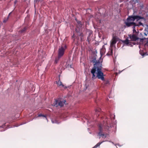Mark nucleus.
<instances>
[{"label":"nucleus","mask_w":148,"mask_h":148,"mask_svg":"<svg viewBox=\"0 0 148 148\" xmlns=\"http://www.w3.org/2000/svg\"><path fill=\"white\" fill-rule=\"evenodd\" d=\"M101 58L100 57L98 60H96L95 59L92 60L93 67L91 71L92 74H103L102 71V60H100Z\"/></svg>","instance_id":"nucleus-1"},{"label":"nucleus","mask_w":148,"mask_h":148,"mask_svg":"<svg viewBox=\"0 0 148 148\" xmlns=\"http://www.w3.org/2000/svg\"><path fill=\"white\" fill-rule=\"evenodd\" d=\"M133 32L132 35L131 34L129 35V37L130 40H129L128 38H126L125 40H121V41L124 44L130 47H132L133 45L136 44L135 42L134 41L139 39L138 37V33L136 31L135 28L133 29Z\"/></svg>","instance_id":"nucleus-2"},{"label":"nucleus","mask_w":148,"mask_h":148,"mask_svg":"<svg viewBox=\"0 0 148 148\" xmlns=\"http://www.w3.org/2000/svg\"><path fill=\"white\" fill-rule=\"evenodd\" d=\"M143 17L138 15H131L129 16L127 19L126 21L125 22V24L127 27L132 26L134 28H135V26H138L137 24L134 22L136 20V21L141 19H144Z\"/></svg>","instance_id":"nucleus-3"},{"label":"nucleus","mask_w":148,"mask_h":148,"mask_svg":"<svg viewBox=\"0 0 148 148\" xmlns=\"http://www.w3.org/2000/svg\"><path fill=\"white\" fill-rule=\"evenodd\" d=\"M110 119L106 118L103 121V125L105 126V128L108 130L110 127H111V120L114 119L115 118V115L114 114H111L110 115Z\"/></svg>","instance_id":"nucleus-4"},{"label":"nucleus","mask_w":148,"mask_h":148,"mask_svg":"<svg viewBox=\"0 0 148 148\" xmlns=\"http://www.w3.org/2000/svg\"><path fill=\"white\" fill-rule=\"evenodd\" d=\"M66 101L65 100L61 98H58L55 99V101L53 104L56 107L59 106L61 107H63Z\"/></svg>","instance_id":"nucleus-5"},{"label":"nucleus","mask_w":148,"mask_h":148,"mask_svg":"<svg viewBox=\"0 0 148 148\" xmlns=\"http://www.w3.org/2000/svg\"><path fill=\"white\" fill-rule=\"evenodd\" d=\"M99 127V132L98 133V135L99 136V138H100L101 137H102L103 138L104 137L106 138L107 137L108 134H104L103 133V127H104L103 125H102L101 124H99L98 125Z\"/></svg>","instance_id":"nucleus-6"},{"label":"nucleus","mask_w":148,"mask_h":148,"mask_svg":"<svg viewBox=\"0 0 148 148\" xmlns=\"http://www.w3.org/2000/svg\"><path fill=\"white\" fill-rule=\"evenodd\" d=\"M119 39L117 36H113L110 44V47H115L116 44V43L117 42L119 41Z\"/></svg>","instance_id":"nucleus-7"},{"label":"nucleus","mask_w":148,"mask_h":148,"mask_svg":"<svg viewBox=\"0 0 148 148\" xmlns=\"http://www.w3.org/2000/svg\"><path fill=\"white\" fill-rule=\"evenodd\" d=\"M65 48L63 46L59 48L58 51V56L59 58H61L64 54L65 49L66 48V45L64 46Z\"/></svg>","instance_id":"nucleus-8"},{"label":"nucleus","mask_w":148,"mask_h":148,"mask_svg":"<svg viewBox=\"0 0 148 148\" xmlns=\"http://www.w3.org/2000/svg\"><path fill=\"white\" fill-rule=\"evenodd\" d=\"M60 75H59L58 77H59V80L58 81H56V83L57 85L58 86H62V87H64V86L62 84V82L60 81Z\"/></svg>","instance_id":"nucleus-9"},{"label":"nucleus","mask_w":148,"mask_h":148,"mask_svg":"<svg viewBox=\"0 0 148 148\" xmlns=\"http://www.w3.org/2000/svg\"><path fill=\"white\" fill-rule=\"evenodd\" d=\"M106 75H96L97 78L99 79H101L102 80H104V76Z\"/></svg>","instance_id":"nucleus-10"},{"label":"nucleus","mask_w":148,"mask_h":148,"mask_svg":"<svg viewBox=\"0 0 148 148\" xmlns=\"http://www.w3.org/2000/svg\"><path fill=\"white\" fill-rule=\"evenodd\" d=\"M92 31H90L89 33L87 39V40L88 41L89 43H90V36H91V35H92Z\"/></svg>","instance_id":"nucleus-11"},{"label":"nucleus","mask_w":148,"mask_h":148,"mask_svg":"<svg viewBox=\"0 0 148 148\" xmlns=\"http://www.w3.org/2000/svg\"><path fill=\"white\" fill-rule=\"evenodd\" d=\"M28 28V27H25L23 29L19 31V32H20L21 34L25 33Z\"/></svg>","instance_id":"nucleus-12"},{"label":"nucleus","mask_w":148,"mask_h":148,"mask_svg":"<svg viewBox=\"0 0 148 148\" xmlns=\"http://www.w3.org/2000/svg\"><path fill=\"white\" fill-rule=\"evenodd\" d=\"M66 68H71V64H70V62L69 61H67L66 62L65 65Z\"/></svg>","instance_id":"nucleus-13"},{"label":"nucleus","mask_w":148,"mask_h":148,"mask_svg":"<svg viewBox=\"0 0 148 148\" xmlns=\"http://www.w3.org/2000/svg\"><path fill=\"white\" fill-rule=\"evenodd\" d=\"M138 6L140 8L141 10L143 8L144 5L143 2H140L138 3Z\"/></svg>","instance_id":"nucleus-14"},{"label":"nucleus","mask_w":148,"mask_h":148,"mask_svg":"<svg viewBox=\"0 0 148 148\" xmlns=\"http://www.w3.org/2000/svg\"><path fill=\"white\" fill-rule=\"evenodd\" d=\"M102 141L101 142H100L98 143L95 145L94 147L93 148H97L98 147H99L100 145L103 142H104L105 141Z\"/></svg>","instance_id":"nucleus-15"},{"label":"nucleus","mask_w":148,"mask_h":148,"mask_svg":"<svg viewBox=\"0 0 148 148\" xmlns=\"http://www.w3.org/2000/svg\"><path fill=\"white\" fill-rule=\"evenodd\" d=\"M102 141L101 142H100L98 143L95 145L94 147L93 148H97L98 147H99L100 145L103 142H104L105 141Z\"/></svg>","instance_id":"nucleus-16"},{"label":"nucleus","mask_w":148,"mask_h":148,"mask_svg":"<svg viewBox=\"0 0 148 148\" xmlns=\"http://www.w3.org/2000/svg\"><path fill=\"white\" fill-rule=\"evenodd\" d=\"M60 58H59V56H58V57L56 58L54 61L55 63L56 64H57Z\"/></svg>","instance_id":"nucleus-17"},{"label":"nucleus","mask_w":148,"mask_h":148,"mask_svg":"<svg viewBox=\"0 0 148 148\" xmlns=\"http://www.w3.org/2000/svg\"><path fill=\"white\" fill-rule=\"evenodd\" d=\"M43 117L45 118L46 119H47V118L46 117V115H44L43 114H39L38 115V117Z\"/></svg>","instance_id":"nucleus-18"},{"label":"nucleus","mask_w":148,"mask_h":148,"mask_svg":"<svg viewBox=\"0 0 148 148\" xmlns=\"http://www.w3.org/2000/svg\"><path fill=\"white\" fill-rule=\"evenodd\" d=\"M8 17L7 18H5L3 21V22L4 23H6L8 20Z\"/></svg>","instance_id":"nucleus-19"},{"label":"nucleus","mask_w":148,"mask_h":148,"mask_svg":"<svg viewBox=\"0 0 148 148\" xmlns=\"http://www.w3.org/2000/svg\"><path fill=\"white\" fill-rule=\"evenodd\" d=\"M77 23L78 26H79L80 27H82V25L81 23V22L80 21H77Z\"/></svg>","instance_id":"nucleus-20"},{"label":"nucleus","mask_w":148,"mask_h":148,"mask_svg":"<svg viewBox=\"0 0 148 148\" xmlns=\"http://www.w3.org/2000/svg\"><path fill=\"white\" fill-rule=\"evenodd\" d=\"M104 84H105L106 85L107 84H109V85L110 84L109 81L108 80H107L106 81H105L104 82Z\"/></svg>","instance_id":"nucleus-21"},{"label":"nucleus","mask_w":148,"mask_h":148,"mask_svg":"<svg viewBox=\"0 0 148 148\" xmlns=\"http://www.w3.org/2000/svg\"><path fill=\"white\" fill-rule=\"evenodd\" d=\"M147 38H148V37L147 38H146V37H145L143 38H140V41H141L143 42V40H144L145 39H147Z\"/></svg>","instance_id":"nucleus-22"},{"label":"nucleus","mask_w":148,"mask_h":148,"mask_svg":"<svg viewBox=\"0 0 148 148\" xmlns=\"http://www.w3.org/2000/svg\"><path fill=\"white\" fill-rule=\"evenodd\" d=\"M92 78L93 79H96L97 77V75H92Z\"/></svg>","instance_id":"nucleus-23"},{"label":"nucleus","mask_w":148,"mask_h":148,"mask_svg":"<svg viewBox=\"0 0 148 148\" xmlns=\"http://www.w3.org/2000/svg\"><path fill=\"white\" fill-rule=\"evenodd\" d=\"M52 123H59L58 122V121L57 120H52Z\"/></svg>","instance_id":"nucleus-24"},{"label":"nucleus","mask_w":148,"mask_h":148,"mask_svg":"<svg viewBox=\"0 0 148 148\" xmlns=\"http://www.w3.org/2000/svg\"><path fill=\"white\" fill-rule=\"evenodd\" d=\"M101 110V109L100 108H98L97 109H96L95 110V112H99Z\"/></svg>","instance_id":"nucleus-25"},{"label":"nucleus","mask_w":148,"mask_h":148,"mask_svg":"<svg viewBox=\"0 0 148 148\" xmlns=\"http://www.w3.org/2000/svg\"><path fill=\"white\" fill-rule=\"evenodd\" d=\"M37 1V0H35L34 2L35 3H36ZM36 3H34V6L35 8H36ZM36 13V9H35V13Z\"/></svg>","instance_id":"nucleus-26"},{"label":"nucleus","mask_w":148,"mask_h":148,"mask_svg":"<svg viewBox=\"0 0 148 148\" xmlns=\"http://www.w3.org/2000/svg\"><path fill=\"white\" fill-rule=\"evenodd\" d=\"M133 1L134 2V3H138L139 0H133Z\"/></svg>","instance_id":"nucleus-27"},{"label":"nucleus","mask_w":148,"mask_h":148,"mask_svg":"<svg viewBox=\"0 0 148 148\" xmlns=\"http://www.w3.org/2000/svg\"><path fill=\"white\" fill-rule=\"evenodd\" d=\"M5 123L3 124L2 126H0V128H4L5 127Z\"/></svg>","instance_id":"nucleus-28"},{"label":"nucleus","mask_w":148,"mask_h":148,"mask_svg":"<svg viewBox=\"0 0 148 148\" xmlns=\"http://www.w3.org/2000/svg\"><path fill=\"white\" fill-rule=\"evenodd\" d=\"M121 73V72L120 71H119V72H116L115 74H119Z\"/></svg>","instance_id":"nucleus-29"},{"label":"nucleus","mask_w":148,"mask_h":148,"mask_svg":"<svg viewBox=\"0 0 148 148\" xmlns=\"http://www.w3.org/2000/svg\"><path fill=\"white\" fill-rule=\"evenodd\" d=\"M80 36H81L82 37L83 36V34L82 33H81L79 35Z\"/></svg>","instance_id":"nucleus-30"},{"label":"nucleus","mask_w":148,"mask_h":148,"mask_svg":"<svg viewBox=\"0 0 148 148\" xmlns=\"http://www.w3.org/2000/svg\"><path fill=\"white\" fill-rule=\"evenodd\" d=\"M12 12H10V13L8 14V18H9V16H10V14H11V13H12Z\"/></svg>","instance_id":"nucleus-31"},{"label":"nucleus","mask_w":148,"mask_h":148,"mask_svg":"<svg viewBox=\"0 0 148 148\" xmlns=\"http://www.w3.org/2000/svg\"><path fill=\"white\" fill-rule=\"evenodd\" d=\"M144 35L145 36H147V35L148 34V33H147V34H146V33H144Z\"/></svg>","instance_id":"nucleus-32"},{"label":"nucleus","mask_w":148,"mask_h":148,"mask_svg":"<svg viewBox=\"0 0 148 148\" xmlns=\"http://www.w3.org/2000/svg\"><path fill=\"white\" fill-rule=\"evenodd\" d=\"M62 73L61 71H60L59 72V74H61Z\"/></svg>","instance_id":"nucleus-33"},{"label":"nucleus","mask_w":148,"mask_h":148,"mask_svg":"<svg viewBox=\"0 0 148 148\" xmlns=\"http://www.w3.org/2000/svg\"><path fill=\"white\" fill-rule=\"evenodd\" d=\"M17 1H16V0L15 1H14V3L16 4V3H17Z\"/></svg>","instance_id":"nucleus-34"},{"label":"nucleus","mask_w":148,"mask_h":148,"mask_svg":"<svg viewBox=\"0 0 148 148\" xmlns=\"http://www.w3.org/2000/svg\"><path fill=\"white\" fill-rule=\"evenodd\" d=\"M72 38H74V34H73V36H72Z\"/></svg>","instance_id":"nucleus-35"},{"label":"nucleus","mask_w":148,"mask_h":148,"mask_svg":"<svg viewBox=\"0 0 148 148\" xmlns=\"http://www.w3.org/2000/svg\"><path fill=\"white\" fill-rule=\"evenodd\" d=\"M87 122H89V120H87Z\"/></svg>","instance_id":"nucleus-36"},{"label":"nucleus","mask_w":148,"mask_h":148,"mask_svg":"<svg viewBox=\"0 0 148 148\" xmlns=\"http://www.w3.org/2000/svg\"><path fill=\"white\" fill-rule=\"evenodd\" d=\"M81 41H82V39H81Z\"/></svg>","instance_id":"nucleus-37"},{"label":"nucleus","mask_w":148,"mask_h":148,"mask_svg":"<svg viewBox=\"0 0 148 148\" xmlns=\"http://www.w3.org/2000/svg\"><path fill=\"white\" fill-rule=\"evenodd\" d=\"M38 1H39L40 0H37Z\"/></svg>","instance_id":"nucleus-38"},{"label":"nucleus","mask_w":148,"mask_h":148,"mask_svg":"<svg viewBox=\"0 0 148 148\" xmlns=\"http://www.w3.org/2000/svg\"><path fill=\"white\" fill-rule=\"evenodd\" d=\"M140 24H142H142H142V23H141Z\"/></svg>","instance_id":"nucleus-39"}]
</instances>
